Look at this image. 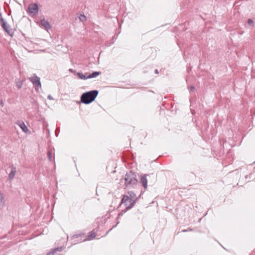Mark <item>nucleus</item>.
Returning a JSON list of instances; mask_svg holds the SVG:
<instances>
[{"instance_id":"nucleus-1","label":"nucleus","mask_w":255,"mask_h":255,"mask_svg":"<svg viewBox=\"0 0 255 255\" xmlns=\"http://www.w3.org/2000/svg\"><path fill=\"white\" fill-rule=\"evenodd\" d=\"M128 194L123 195L121 201V203L124 204L126 206L125 210H123L124 212L132 208L137 200L136 194L133 192H128Z\"/></svg>"},{"instance_id":"nucleus-11","label":"nucleus","mask_w":255,"mask_h":255,"mask_svg":"<svg viewBox=\"0 0 255 255\" xmlns=\"http://www.w3.org/2000/svg\"><path fill=\"white\" fill-rule=\"evenodd\" d=\"M101 74L99 72H94L87 76L88 79L93 78L97 77Z\"/></svg>"},{"instance_id":"nucleus-9","label":"nucleus","mask_w":255,"mask_h":255,"mask_svg":"<svg viewBox=\"0 0 255 255\" xmlns=\"http://www.w3.org/2000/svg\"><path fill=\"white\" fill-rule=\"evenodd\" d=\"M40 24L41 26H42L46 29H48L51 28V26L49 23L44 19H41L40 20Z\"/></svg>"},{"instance_id":"nucleus-19","label":"nucleus","mask_w":255,"mask_h":255,"mask_svg":"<svg viewBox=\"0 0 255 255\" xmlns=\"http://www.w3.org/2000/svg\"><path fill=\"white\" fill-rule=\"evenodd\" d=\"M193 231V229H191V228H188V229L187 230H183L182 231V232H188V231Z\"/></svg>"},{"instance_id":"nucleus-3","label":"nucleus","mask_w":255,"mask_h":255,"mask_svg":"<svg viewBox=\"0 0 255 255\" xmlns=\"http://www.w3.org/2000/svg\"><path fill=\"white\" fill-rule=\"evenodd\" d=\"M98 94L97 90H93L83 93L81 97V101L85 104H89L93 102Z\"/></svg>"},{"instance_id":"nucleus-18","label":"nucleus","mask_w":255,"mask_h":255,"mask_svg":"<svg viewBox=\"0 0 255 255\" xmlns=\"http://www.w3.org/2000/svg\"><path fill=\"white\" fill-rule=\"evenodd\" d=\"M48 158L49 159H51V158H53L52 151H48Z\"/></svg>"},{"instance_id":"nucleus-15","label":"nucleus","mask_w":255,"mask_h":255,"mask_svg":"<svg viewBox=\"0 0 255 255\" xmlns=\"http://www.w3.org/2000/svg\"><path fill=\"white\" fill-rule=\"evenodd\" d=\"M77 76L81 79L86 80V79H88L87 76L86 77L85 75H84L82 73H78L77 74Z\"/></svg>"},{"instance_id":"nucleus-12","label":"nucleus","mask_w":255,"mask_h":255,"mask_svg":"<svg viewBox=\"0 0 255 255\" xmlns=\"http://www.w3.org/2000/svg\"><path fill=\"white\" fill-rule=\"evenodd\" d=\"M95 237V233L93 232H92L89 233V234L87 236V240H91L93 239Z\"/></svg>"},{"instance_id":"nucleus-17","label":"nucleus","mask_w":255,"mask_h":255,"mask_svg":"<svg viewBox=\"0 0 255 255\" xmlns=\"http://www.w3.org/2000/svg\"><path fill=\"white\" fill-rule=\"evenodd\" d=\"M0 201L1 203L4 202V198L2 193H0Z\"/></svg>"},{"instance_id":"nucleus-5","label":"nucleus","mask_w":255,"mask_h":255,"mask_svg":"<svg viewBox=\"0 0 255 255\" xmlns=\"http://www.w3.org/2000/svg\"><path fill=\"white\" fill-rule=\"evenodd\" d=\"M38 11V5L36 3H33L29 5L28 7V12L31 16L36 15Z\"/></svg>"},{"instance_id":"nucleus-6","label":"nucleus","mask_w":255,"mask_h":255,"mask_svg":"<svg viewBox=\"0 0 255 255\" xmlns=\"http://www.w3.org/2000/svg\"><path fill=\"white\" fill-rule=\"evenodd\" d=\"M0 23L1 24L2 27L4 29V30L10 36H12L14 32L12 29H8V27L6 25V23L4 22V20L2 17L0 18Z\"/></svg>"},{"instance_id":"nucleus-23","label":"nucleus","mask_w":255,"mask_h":255,"mask_svg":"<svg viewBox=\"0 0 255 255\" xmlns=\"http://www.w3.org/2000/svg\"><path fill=\"white\" fill-rule=\"evenodd\" d=\"M253 164H255V161L253 163Z\"/></svg>"},{"instance_id":"nucleus-20","label":"nucleus","mask_w":255,"mask_h":255,"mask_svg":"<svg viewBox=\"0 0 255 255\" xmlns=\"http://www.w3.org/2000/svg\"><path fill=\"white\" fill-rule=\"evenodd\" d=\"M248 22L249 24H252L253 23V21L251 19H249L248 20Z\"/></svg>"},{"instance_id":"nucleus-22","label":"nucleus","mask_w":255,"mask_h":255,"mask_svg":"<svg viewBox=\"0 0 255 255\" xmlns=\"http://www.w3.org/2000/svg\"><path fill=\"white\" fill-rule=\"evenodd\" d=\"M191 89H192V90H193V89H194V87H192V88H191Z\"/></svg>"},{"instance_id":"nucleus-2","label":"nucleus","mask_w":255,"mask_h":255,"mask_svg":"<svg viewBox=\"0 0 255 255\" xmlns=\"http://www.w3.org/2000/svg\"><path fill=\"white\" fill-rule=\"evenodd\" d=\"M125 180V184L126 187L129 188L132 187L137 183V174L130 170L126 174Z\"/></svg>"},{"instance_id":"nucleus-10","label":"nucleus","mask_w":255,"mask_h":255,"mask_svg":"<svg viewBox=\"0 0 255 255\" xmlns=\"http://www.w3.org/2000/svg\"><path fill=\"white\" fill-rule=\"evenodd\" d=\"M19 127L21 128V129L25 133L28 132L29 129L23 123H21L19 124Z\"/></svg>"},{"instance_id":"nucleus-4","label":"nucleus","mask_w":255,"mask_h":255,"mask_svg":"<svg viewBox=\"0 0 255 255\" xmlns=\"http://www.w3.org/2000/svg\"><path fill=\"white\" fill-rule=\"evenodd\" d=\"M29 80L33 83L35 90L37 91H38L39 89L41 87V84L40 82V78L36 75H33L30 78H29Z\"/></svg>"},{"instance_id":"nucleus-16","label":"nucleus","mask_w":255,"mask_h":255,"mask_svg":"<svg viewBox=\"0 0 255 255\" xmlns=\"http://www.w3.org/2000/svg\"><path fill=\"white\" fill-rule=\"evenodd\" d=\"M15 172H16V171H14L13 170H11V171L10 172V173L9 174V179H11L14 178Z\"/></svg>"},{"instance_id":"nucleus-8","label":"nucleus","mask_w":255,"mask_h":255,"mask_svg":"<svg viewBox=\"0 0 255 255\" xmlns=\"http://www.w3.org/2000/svg\"><path fill=\"white\" fill-rule=\"evenodd\" d=\"M146 175H142L140 176V182L142 184L144 188L146 189L147 186V180L146 177Z\"/></svg>"},{"instance_id":"nucleus-7","label":"nucleus","mask_w":255,"mask_h":255,"mask_svg":"<svg viewBox=\"0 0 255 255\" xmlns=\"http://www.w3.org/2000/svg\"><path fill=\"white\" fill-rule=\"evenodd\" d=\"M84 234H83V233H80V234H75V235H73V236L71 237V239L72 240H74L75 239H78L77 240H75V241H73L74 244H76V243H79V242H83V241H85L87 240V239H83L84 238Z\"/></svg>"},{"instance_id":"nucleus-21","label":"nucleus","mask_w":255,"mask_h":255,"mask_svg":"<svg viewBox=\"0 0 255 255\" xmlns=\"http://www.w3.org/2000/svg\"><path fill=\"white\" fill-rule=\"evenodd\" d=\"M131 202H129V201H128V206Z\"/></svg>"},{"instance_id":"nucleus-13","label":"nucleus","mask_w":255,"mask_h":255,"mask_svg":"<svg viewBox=\"0 0 255 255\" xmlns=\"http://www.w3.org/2000/svg\"><path fill=\"white\" fill-rule=\"evenodd\" d=\"M61 250L62 248H57L53 250V252L47 253L46 255H54V253H56L57 251H61Z\"/></svg>"},{"instance_id":"nucleus-14","label":"nucleus","mask_w":255,"mask_h":255,"mask_svg":"<svg viewBox=\"0 0 255 255\" xmlns=\"http://www.w3.org/2000/svg\"><path fill=\"white\" fill-rule=\"evenodd\" d=\"M79 20L82 22H85L87 20V17L84 14H81L79 16Z\"/></svg>"}]
</instances>
